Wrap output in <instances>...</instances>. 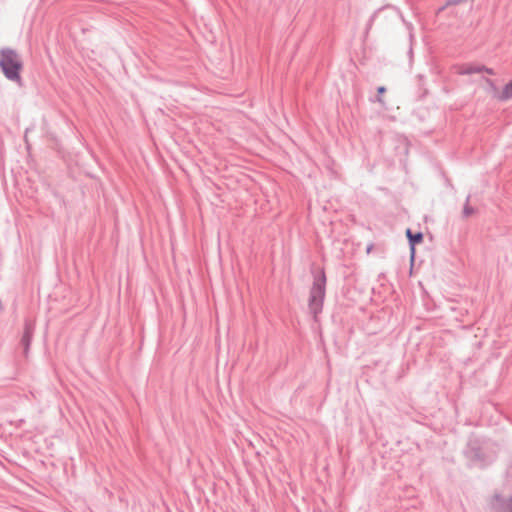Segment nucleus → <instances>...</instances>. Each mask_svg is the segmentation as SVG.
Returning <instances> with one entry per match:
<instances>
[{
	"mask_svg": "<svg viewBox=\"0 0 512 512\" xmlns=\"http://www.w3.org/2000/svg\"><path fill=\"white\" fill-rule=\"evenodd\" d=\"M0 69L9 81L23 86L21 71L23 63L18 52L12 48L4 47L0 50Z\"/></svg>",
	"mask_w": 512,
	"mask_h": 512,
	"instance_id": "nucleus-1",
	"label": "nucleus"
},
{
	"mask_svg": "<svg viewBox=\"0 0 512 512\" xmlns=\"http://www.w3.org/2000/svg\"><path fill=\"white\" fill-rule=\"evenodd\" d=\"M325 294L326 275L322 269L318 274L314 275L313 283L309 291L308 308L315 321H317L318 315L323 310Z\"/></svg>",
	"mask_w": 512,
	"mask_h": 512,
	"instance_id": "nucleus-2",
	"label": "nucleus"
},
{
	"mask_svg": "<svg viewBox=\"0 0 512 512\" xmlns=\"http://www.w3.org/2000/svg\"><path fill=\"white\" fill-rule=\"evenodd\" d=\"M492 512H512V496L504 497L500 493H494L489 500Z\"/></svg>",
	"mask_w": 512,
	"mask_h": 512,
	"instance_id": "nucleus-3",
	"label": "nucleus"
},
{
	"mask_svg": "<svg viewBox=\"0 0 512 512\" xmlns=\"http://www.w3.org/2000/svg\"><path fill=\"white\" fill-rule=\"evenodd\" d=\"M35 331V325L31 321L26 320L24 322L23 334L20 340L21 345L23 346V354L25 357L29 354L30 345L33 339Z\"/></svg>",
	"mask_w": 512,
	"mask_h": 512,
	"instance_id": "nucleus-4",
	"label": "nucleus"
},
{
	"mask_svg": "<svg viewBox=\"0 0 512 512\" xmlns=\"http://www.w3.org/2000/svg\"><path fill=\"white\" fill-rule=\"evenodd\" d=\"M406 236L410 245L411 258L413 259L415 254V245L422 242L423 234L421 232H417L415 234L412 233L411 229L406 230Z\"/></svg>",
	"mask_w": 512,
	"mask_h": 512,
	"instance_id": "nucleus-5",
	"label": "nucleus"
},
{
	"mask_svg": "<svg viewBox=\"0 0 512 512\" xmlns=\"http://www.w3.org/2000/svg\"><path fill=\"white\" fill-rule=\"evenodd\" d=\"M483 71H484V65L466 64V65H462L459 68L458 73L460 75H471V74H475V73H481Z\"/></svg>",
	"mask_w": 512,
	"mask_h": 512,
	"instance_id": "nucleus-6",
	"label": "nucleus"
},
{
	"mask_svg": "<svg viewBox=\"0 0 512 512\" xmlns=\"http://www.w3.org/2000/svg\"><path fill=\"white\" fill-rule=\"evenodd\" d=\"M498 98L501 101L512 99V80L503 87L502 92L499 94Z\"/></svg>",
	"mask_w": 512,
	"mask_h": 512,
	"instance_id": "nucleus-7",
	"label": "nucleus"
},
{
	"mask_svg": "<svg viewBox=\"0 0 512 512\" xmlns=\"http://www.w3.org/2000/svg\"><path fill=\"white\" fill-rule=\"evenodd\" d=\"M469 201H470V195L467 196L466 202L463 207V216L465 218L471 216L475 211L474 208L469 205Z\"/></svg>",
	"mask_w": 512,
	"mask_h": 512,
	"instance_id": "nucleus-8",
	"label": "nucleus"
},
{
	"mask_svg": "<svg viewBox=\"0 0 512 512\" xmlns=\"http://www.w3.org/2000/svg\"><path fill=\"white\" fill-rule=\"evenodd\" d=\"M385 91H386V88H385L384 86H379V87L377 88V92H378L377 101H378L379 103H381V104H383V103H384V101H383V99H382L381 95H382L383 93H385Z\"/></svg>",
	"mask_w": 512,
	"mask_h": 512,
	"instance_id": "nucleus-9",
	"label": "nucleus"
},
{
	"mask_svg": "<svg viewBox=\"0 0 512 512\" xmlns=\"http://www.w3.org/2000/svg\"><path fill=\"white\" fill-rule=\"evenodd\" d=\"M483 72H486V73H488V74H490V75H494V71H493V69L488 68V67H486V66H484V71H483Z\"/></svg>",
	"mask_w": 512,
	"mask_h": 512,
	"instance_id": "nucleus-10",
	"label": "nucleus"
},
{
	"mask_svg": "<svg viewBox=\"0 0 512 512\" xmlns=\"http://www.w3.org/2000/svg\"><path fill=\"white\" fill-rule=\"evenodd\" d=\"M375 17H376V12L371 16V18H370V20H369V22H370V23H369V27L371 26V24H372V22L374 21Z\"/></svg>",
	"mask_w": 512,
	"mask_h": 512,
	"instance_id": "nucleus-11",
	"label": "nucleus"
}]
</instances>
